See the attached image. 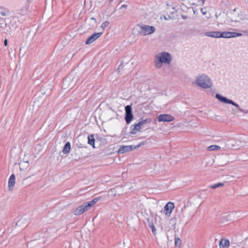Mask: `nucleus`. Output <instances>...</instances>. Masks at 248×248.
Wrapping results in <instances>:
<instances>
[{"label": "nucleus", "instance_id": "obj_31", "mask_svg": "<svg viewBox=\"0 0 248 248\" xmlns=\"http://www.w3.org/2000/svg\"><path fill=\"white\" fill-rule=\"evenodd\" d=\"M124 64V62H122L121 64L119 65V68H118V69H121V68H122H122H123V67H124V66H123V64Z\"/></svg>", "mask_w": 248, "mask_h": 248}, {"label": "nucleus", "instance_id": "obj_1", "mask_svg": "<svg viewBox=\"0 0 248 248\" xmlns=\"http://www.w3.org/2000/svg\"><path fill=\"white\" fill-rule=\"evenodd\" d=\"M171 61V56L166 52H161L155 56L154 62L155 67L157 69L162 67L163 63L170 64Z\"/></svg>", "mask_w": 248, "mask_h": 248}, {"label": "nucleus", "instance_id": "obj_26", "mask_svg": "<svg viewBox=\"0 0 248 248\" xmlns=\"http://www.w3.org/2000/svg\"><path fill=\"white\" fill-rule=\"evenodd\" d=\"M146 143V141H142L138 145L135 146V147H137V148H139L142 145H145Z\"/></svg>", "mask_w": 248, "mask_h": 248}, {"label": "nucleus", "instance_id": "obj_12", "mask_svg": "<svg viewBox=\"0 0 248 248\" xmlns=\"http://www.w3.org/2000/svg\"><path fill=\"white\" fill-rule=\"evenodd\" d=\"M74 84V82L71 81V79L70 78H67L63 81L62 87L64 89L68 90L72 88Z\"/></svg>", "mask_w": 248, "mask_h": 248}, {"label": "nucleus", "instance_id": "obj_2", "mask_svg": "<svg viewBox=\"0 0 248 248\" xmlns=\"http://www.w3.org/2000/svg\"><path fill=\"white\" fill-rule=\"evenodd\" d=\"M205 35L214 38H232L242 35L241 33L231 31L221 32L219 31H209L205 33Z\"/></svg>", "mask_w": 248, "mask_h": 248}, {"label": "nucleus", "instance_id": "obj_42", "mask_svg": "<svg viewBox=\"0 0 248 248\" xmlns=\"http://www.w3.org/2000/svg\"><path fill=\"white\" fill-rule=\"evenodd\" d=\"M156 217H158L157 215H156ZM159 217V218H160V217Z\"/></svg>", "mask_w": 248, "mask_h": 248}, {"label": "nucleus", "instance_id": "obj_19", "mask_svg": "<svg viewBox=\"0 0 248 248\" xmlns=\"http://www.w3.org/2000/svg\"><path fill=\"white\" fill-rule=\"evenodd\" d=\"M151 122H152V119L150 118H146V119H145L144 120H142L140 121L139 123V124L142 127L144 124H149V123H151Z\"/></svg>", "mask_w": 248, "mask_h": 248}, {"label": "nucleus", "instance_id": "obj_39", "mask_svg": "<svg viewBox=\"0 0 248 248\" xmlns=\"http://www.w3.org/2000/svg\"><path fill=\"white\" fill-rule=\"evenodd\" d=\"M245 0V1H246L247 3H248V0Z\"/></svg>", "mask_w": 248, "mask_h": 248}, {"label": "nucleus", "instance_id": "obj_38", "mask_svg": "<svg viewBox=\"0 0 248 248\" xmlns=\"http://www.w3.org/2000/svg\"><path fill=\"white\" fill-rule=\"evenodd\" d=\"M21 222V221H19L18 223H16V225H18V223H20Z\"/></svg>", "mask_w": 248, "mask_h": 248}, {"label": "nucleus", "instance_id": "obj_4", "mask_svg": "<svg viewBox=\"0 0 248 248\" xmlns=\"http://www.w3.org/2000/svg\"><path fill=\"white\" fill-rule=\"evenodd\" d=\"M97 202L96 199H93L89 202H84L81 205L74 209L72 213L76 216H78L82 214L85 212L89 210Z\"/></svg>", "mask_w": 248, "mask_h": 248}, {"label": "nucleus", "instance_id": "obj_24", "mask_svg": "<svg viewBox=\"0 0 248 248\" xmlns=\"http://www.w3.org/2000/svg\"><path fill=\"white\" fill-rule=\"evenodd\" d=\"M109 22L108 21H105L103 23L101 26V28L104 30L108 26Z\"/></svg>", "mask_w": 248, "mask_h": 248}, {"label": "nucleus", "instance_id": "obj_29", "mask_svg": "<svg viewBox=\"0 0 248 248\" xmlns=\"http://www.w3.org/2000/svg\"><path fill=\"white\" fill-rule=\"evenodd\" d=\"M204 1H205L204 0H199V2L200 3H199V4L203 5L204 3Z\"/></svg>", "mask_w": 248, "mask_h": 248}, {"label": "nucleus", "instance_id": "obj_20", "mask_svg": "<svg viewBox=\"0 0 248 248\" xmlns=\"http://www.w3.org/2000/svg\"><path fill=\"white\" fill-rule=\"evenodd\" d=\"M220 148V147L219 146L213 145L208 146L207 148V150L210 151H218L219 150Z\"/></svg>", "mask_w": 248, "mask_h": 248}, {"label": "nucleus", "instance_id": "obj_36", "mask_svg": "<svg viewBox=\"0 0 248 248\" xmlns=\"http://www.w3.org/2000/svg\"><path fill=\"white\" fill-rule=\"evenodd\" d=\"M91 19L93 20L94 21V22H96V21L95 18L94 17H92L91 18Z\"/></svg>", "mask_w": 248, "mask_h": 248}, {"label": "nucleus", "instance_id": "obj_34", "mask_svg": "<svg viewBox=\"0 0 248 248\" xmlns=\"http://www.w3.org/2000/svg\"><path fill=\"white\" fill-rule=\"evenodd\" d=\"M4 45L5 46H6L7 45V40L6 39H5L4 41Z\"/></svg>", "mask_w": 248, "mask_h": 248}, {"label": "nucleus", "instance_id": "obj_35", "mask_svg": "<svg viewBox=\"0 0 248 248\" xmlns=\"http://www.w3.org/2000/svg\"><path fill=\"white\" fill-rule=\"evenodd\" d=\"M74 54H70H70H69L68 55V56H69V57H70L72 58V57L74 56Z\"/></svg>", "mask_w": 248, "mask_h": 248}, {"label": "nucleus", "instance_id": "obj_10", "mask_svg": "<svg viewBox=\"0 0 248 248\" xmlns=\"http://www.w3.org/2000/svg\"><path fill=\"white\" fill-rule=\"evenodd\" d=\"M102 34V32H95L89 37L85 42L86 45H89L96 40Z\"/></svg>", "mask_w": 248, "mask_h": 248}, {"label": "nucleus", "instance_id": "obj_14", "mask_svg": "<svg viewBox=\"0 0 248 248\" xmlns=\"http://www.w3.org/2000/svg\"><path fill=\"white\" fill-rule=\"evenodd\" d=\"M15 179V175L14 174H12L10 176L8 181V188L10 191L13 190L15 186L16 183Z\"/></svg>", "mask_w": 248, "mask_h": 248}, {"label": "nucleus", "instance_id": "obj_41", "mask_svg": "<svg viewBox=\"0 0 248 248\" xmlns=\"http://www.w3.org/2000/svg\"><path fill=\"white\" fill-rule=\"evenodd\" d=\"M243 32L246 33V32H247V31H243Z\"/></svg>", "mask_w": 248, "mask_h": 248}, {"label": "nucleus", "instance_id": "obj_21", "mask_svg": "<svg viewBox=\"0 0 248 248\" xmlns=\"http://www.w3.org/2000/svg\"><path fill=\"white\" fill-rule=\"evenodd\" d=\"M148 223L149 226L152 229V232L155 235L156 233V229L154 223H153L152 222H150L149 220L148 221Z\"/></svg>", "mask_w": 248, "mask_h": 248}, {"label": "nucleus", "instance_id": "obj_3", "mask_svg": "<svg viewBox=\"0 0 248 248\" xmlns=\"http://www.w3.org/2000/svg\"><path fill=\"white\" fill-rule=\"evenodd\" d=\"M195 83L198 86L203 89H208L212 86L211 79L207 76L203 74L199 75L197 77Z\"/></svg>", "mask_w": 248, "mask_h": 248}, {"label": "nucleus", "instance_id": "obj_33", "mask_svg": "<svg viewBox=\"0 0 248 248\" xmlns=\"http://www.w3.org/2000/svg\"><path fill=\"white\" fill-rule=\"evenodd\" d=\"M201 11L202 13L203 14V15H205L206 12L205 11H204L202 8L201 9Z\"/></svg>", "mask_w": 248, "mask_h": 248}, {"label": "nucleus", "instance_id": "obj_6", "mask_svg": "<svg viewBox=\"0 0 248 248\" xmlns=\"http://www.w3.org/2000/svg\"><path fill=\"white\" fill-rule=\"evenodd\" d=\"M216 97L218 100H219L220 101H221L222 102H223V103H225L226 104H231L233 105L234 106L236 107L240 111L247 113L246 111H245V110H244L243 109L239 107V106L237 104L235 103V102L232 101V100L228 99L225 97L222 96L220 94H218V93H217L216 94Z\"/></svg>", "mask_w": 248, "mask_h": 248}, {"label": "nucleus", "instance_id": "obj_23", "mask_svg": "<svg viewBox=\"0 0 248 248\" xmlns=\"http://www.w3.org/2000/svg\"><path fill=\"white\" fill-rule=\"evenodd\" d=\"M181 245V240L179 238L175 239V245L177 247H180Z\"/></svg>", "mask_w": 248, "mask_h": 248}, {"label": "nucleus", "instance_id": "obj_13", "mask_svg": "<svg viewBox=\"0 0 248 248\" xmlns=\"http://www.w3.org/2000/svg\"><path fill=\"white\" fill-rule=\"evenodd\" d=\"M231 19L233 22H239L242 19L241 16L239 15V13L236 12L234 10L233 12L231 13Z\"/></svg>", "mask_w": 248, "mask_h": 248}, {"label": "nucleus", "instance_id": "obj_17", "mask_svg": "<svg viewBox=\"0 0 248 248\" xmlns=\"http://www.w3.org/2000/svg\"><path fill=\"white\" fill-rule=\"evenodd\" d=\"M70 149H71L70 143L69 142H66L63 148V150H62L63 153L64 154H68L70 152Z\"/></svg>", "mask_w": 248, "mask_h": 248}, {"label": "nucleus", "instance_id": "obj_27", "mask_svg": "<svg viewBox=\"0 0 248 248\" xmlns=\"http://www.w3.org/2000/svg\"><path fill=\"white\" fill-rule=\"evenodd\" d=\"M22 165H24V166L26 167H28L29 166V162L27 161H24L22 163Z\"/></svg>", "mask_w": 248, "mask_h": 248}, {"label": "nucleus", "instance_id": "obj_32", "mask_svg": "<svg viewBox=\"0 0 248 248\" xmlns=\"http://www.w3.org/2000/svg\"><path fill=\"white\" fill-rule=\"evenodd\" d=\"M0 15L2 16H5L6 15L5 12L4 11L0 12Z\"/></svg>", "mask_w": 248, "mask_h": 248}, {"label": "nucleus", "instance_id": "obj_37", "mask_svg": "<svg viewBox=\"0 0 248 248\" xmlns=\"http://www.w3.org/2000/svg\"><path fill=\"white\" fill-rule=\"evenodd\" d=\"M182 17L183 19H186V16H182Z\"/></svg>", "mask_w": 248, "mask_h": 248}, {"label": "nucleus", "instance_id": "obj_18", "mask_svg": "<svg viewBox=\"0 0 248 248\" xmlns=\"http://www.w3.org/2000/svg\"><path fill=\"white\" fill-rule=\"evenodd\" d=\"M88 143L92 145L93 148H95V146H94V142H95V140L94 139V137H93V135H91L90 136H88Z\"/></svg>", "mask_w": 248, "mask_h": 248}, {"label": "nucleus", "instance_id": "obj_5", "mask_svg": "<svg viewBox=\"0 0 248 248\" xmlns=\"http://www.w3.org/2000/svg\"><path fill=\"white\" fill-rule=\"evenodd\" d=\"M135 29L139 34L142 36H146L151 34L155 31V28L154 26L144 24H138Z\"/></svg>", "mask_w": 248, "mask_h": 248}, {"label": "nucleus", "instance_id": "obj_25", "mask_svg": "<svg viewBox=\"0 0 248 248\" xmlns=\"http://www.w3.org/2000/svg\"><path fill=\"white\" fill-rule=\"evenodd\" d=\"M108 193L112 196H115L116 195V192L114 189H111L109 190Z\"/></svg>", "mask_w": 248, "mask_h": 248}, {"label": "nucleus", "instance_id": "obj_15", "mask_svg": "<svg viewBox=\"0 0 248 248\" xmlns=\"http://www.w3.org/2000/svg\"><path fill=\"white\" fill-rule=\"evenodd\" d=\"M141 126L139 124V123L137 124L131 125V133L132 134H136L137 132H140Z\"/></svg>", "mask_w": 248, "mask_h": 248}, {"label": "nucleus", "instance_id": "obj_40", "mask_svg": "<svg viewBox=\"0 0 248 248\" xmlns=\"http://www.w3.org/2000/svg\"><path fill=\"white\" fill-rule=\"evenodd\" d=\"M216 16L217 18L218 17V16L217 15H216Z\"/></svg>", "mask_w": 248, "mask_h": 248}, {"label": "nucleus", "instance_id": "obj_7", "mask_svg": "<svg viewBox=\"0 0 248 248\" xmlns=\"http://www.w3.org/2000/svg\"><path fill=\"white\" fill-rule=\"evenodd\" d=\"M125 120L127 124H129L132 121L133 118V115L132 111V107L130 105H127L125 107Z\"/></svg>", "mask_w": 248, "mask_h": 248}, {"label": "nucleus", "instance_id": "obj_9", "mask_svg": "<svg viewBox=\"0 0 248 248\" xmlns=\"http://www.w3.org/2000/svg\"><path fill=\"white\" fill-rule=\"evenodd\" d=\"M174 208V205L173 202H168L164 207V211L166 216L170 217Z\"/></svg>", "mask_w": 248, "mask_h": 248}, {"label": "nucleus", "instance_id": "obj_28", "mask_svg": "<svg viewBox=\"0 0 248 248\" xmlns=\"http://www.w3.org/2000/svg\"><path fill=\"white\" fill-rule=\"evenodd\" d=\"M164 18L165 20H169L170 18V16H164Z\"/></svg>", "mask_w": 248, "mask_h": 248}, {"label": "nucleus", "instance_id": "obj_22", "mask_svg": "<svg viewBox=\"0 0 248 248\" xmlns=\"http://www.w3.org/2000/svg\"><path fill=\"white\" fill-rule=\"evenodd\" d=\"M223 186H224L223 183H218L211 185L210 186V187L212 189H216V188L219 187H222Z\"/></svg>", "mask_w": 248, "mask_h": 248}, {"label": "nucleus", "instance_id": "obj_30", "mask_svg": "<svg viewBox=\"0 0 248 248\" xmlns=\"http://www.w3.org/2000/svg\"><path fill=\"white\" fill-rule=\"evenodd\" d=\"M127 7V5L126 4L122 5L121 7L120 8V9H122L123 8H126Z\"/></svg>", "mask_w": 248, "mask_h": 248}, {"label": "nucleus", "instance_id": "obj_11", "mask_svg": "<svg viewBox=\"0 0 248 248\" xmlns=\"http://www.w3.org/2000/svg\"><path fill=\"white\" fill-rule=\"evenodd\" d=\"M137 148L134 145L122 146L118 150V153L123 154L126 152H129Z\"/></svg>", "mask_w": 248, "mask_h": 248}, {"label": "nucleus", "instance_id": "obj_16", "mask_svg": "<svg viewBox=\"0 0 248 248\" xmlns=\"http://www.w3.org/2000/svg\"><path fill=\"white\" fill-rule=\"evenodd\" d=\"M230 245V242L227 239H221L219 241V246L220 248H228Z\"/></svg>", "mask_w": 248, "mask_h": 248}, {"label": "nucleus", "instance_id": "obj_8", "mask_svg": "<svg viewBox=\"0 0 248 248\" xmlns=\"http://www.w3.org/2000/svg\"><path fill=\"white\" fill-rule=\"evenodd\" d=\"M157 120L159 122H170L174 120V118L171 115L168 114H163L157 116Z\"/></svg>", "mask_w": 248, "mask_h": 248}]
</instances>
